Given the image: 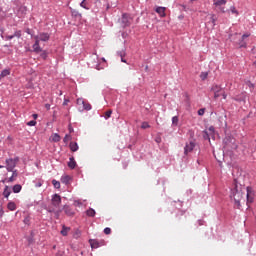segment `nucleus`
I'll return each instance as SVG.
<instances>
[{
  "label": "nucleus",
  "mask_w": 256,
  "mask_h": 256,
  "mask_svg": "<svg viewBox=\"0 0 256 256\" xmlns=\"http://www.w3.org/2000/svg\"><path fill=\"white\" fill-rule=\"evenodd\" d=\"M237 149H239V145L235 137L228 135L223 139V150L225 153L233 155L234 151H237Z\"/></svg>",
  "instance_id": "nucleus-1"
},
{
  "label": "nucleus",
  "mask_w": 256,
  "mask_h": 256,
  "mask_svg": "<svg viewBox=\"0 0 256 256\" xmlns=\"http://www.w3.org/2000/svg\"><path fill=\"white\" fill-rule=\"evenodd\" d=\"M76 104L78 105V111H91L92 106L91 103H89V101L83 99V98H78L76 100Z\"/></svg>",
  "instance_id": "nucleus-2"
},
{
  "label": "nucleus",
  "mask_w": 256,
  "mask_h": 256,
  "mask_svg": "<svg viewBox=\"0 0 256 256\" xmlns=\"http://www.w3.org/2000/svg\"><path fill=\"white\" fill-rule=\"evenodd\" d=\"M232 197L235 201V205H237V207H241V199H243V191L238 190L237 185L232 190Z\"/></svg>",
  "instance_id": "nucleus-3"
},
{
  "label": "nucleus",
  "mask_w": 256,
  "mask_h": 256,
  "mask_svg": "<svg viewBox=\"0 0 256 256\" xmlns=\"http://www.w3.org/2000/svg\"><path fill=\"white\" fill-rule=\"evenodd\" d=\"M195 147H197V142H195V139L186 142L184 146V157H187L189 153H193Z\"/></svg>",
  "instance_id": "nucleus-4"
},
{
  "label": "nucleus",
  "mask_w": 256,
  "mask_h": 256,
  "mask_svg": "<svg viewBox=\"0 0 256 256\" xmlns=\"http://www.w3.org/2000/svg\"><path fill=\"white\" fill-rule=\"evenodd\" d=\"M17 163H19V157L6 159V169L11 172L15 167H17Z\"/></svg>",
  "instance_id": "nucleus-5"
},
{
  "label": "nucleus",
  "mask_w": 256,
  "mask_h": 256,
  "mask_svg": "<svg viewBox=\"0 0 256 256\" xmlns=\"http://www.w3.org/2000/svg\"><path fill=\"white\" fill-rule=\"evenodd\" d=\"M247 194H246V203L248 205V207H250L251 203H253L255 201V191L253 190V188L251 186H248L246 188Z\"/></svg>",
  "instance_id": "nucleus-6"
},
{
  "label": "nucleus",
  "mask_w": 256,
  "mask_h": 256,
  "mask_svg": "<svg viewBox=\"0 0 256 256\" xmlns=\"http://www.w3.org/2000/svg\"><path fill=\"white\" fill-rule=\"evenodd\" d=\"M89 244L92 249H99V247H105V245H107L105 240H99V239H90Z\"/></svg>",
  "instance_id": "nucleus-7"
},
{
  "label": "nucleus",
  "mask_w": 256,
  "mask_h": 256,
  "mask_svg": "<svg viewBox=\"0 0 256 256\" xmlns=\"http://www.w3.org/2000/svg\"><path fill=\"white\" fill-rule=\"evenodd\" d=\"M133 22V18L129 14H122L121 25L122 27H131V23Z\"/></svg>",
  "instance_id": "nucleus-8"
},
{
  "label": "nucleus",
  "mask_w": 256,
  "mask_h": 256,
  "mask_svg": "<svg viewBox=\"0 0 256 256\" xmlns=\"http://www.w3.org/2000/svg\"><path fill=\"white\" fill-rule=\"evenodd\" d=\"M186 211L178 208V212L176 213V223H185L187 220V216H185Z\"/></svg>",
  "instance_id": "nucleus-9"
},
{
  "label": "nucleus",
  "mask_w": 256,
  "mask_h": 256,
  "mask_svg": "<svg viewBox=\"0 0 256 256\" xmlns=\"http://www.w3.org/2000/svg\"><path fill=\"white\" fill-rule=\"evenodd\" d=\"M34 39H37L38 41H42L44 43H47L49 39H51V34L47 32H40L38 35L34 36Z\"/></svg>",
  "instance_id": "nucleus-10"
},
{
  "label": "nucleus",
  "mask_w": 256,
  "mask_h": 256,
  "mask_svg": "<svg viewBox=\"0 0 256 256\" xmlns=\"http://www.w3.org/2000/svg\"><path fill=\"white\" fill-rule=\"evenodd\" d=\"M211 91H213V93H214V99H219V97H221L223 88H221L220 85L213 84L211 87Z\"/></svg>",
  "instance_id": "nucleus-11"
},
{
  "label": "nucleus",
  "mask_w": 256,
  "mask_h": 256,
  "mask_svg": "<svg viewBox=\"0 0 256 256\" xmlns=\"http://www.w3.org/2000/svg\"><path fill=\"white\" fill-rule=\"evenodd\" d=\"M17 17L19 19H25V15H27V6H20L16 12Z\"/></svg>",
  "instance_id": "nucleus-12"
},
{
  "label": "nucleus",
  "mask_w": 256,
  "mask_h": 256,
  "mask_svg": "<svg viewBox=\"0 0 256 256\" xmlns=\"http://www.w3.org/2000/svg\"><path fill=\"white\" fill-rule=\"evenodd\" d=\"M51 204L53 207H59V205H61V196L59 194H53Z\"/></svg>",
  "instance_id": "nucleus-13"
},
{
  "label": "nucleus",
  "mask_w": 256,
  "mask_h": 256,
  "mask_svg": "<svg viewBox=\"0 0 256 256\" xmlns=\"http://www.w3.org/2000/svg\"><path fill=\"white\" fill-rule=\"evenodd\" d=\"M246 99H247V95L245 92H242V93L232 97V100L237 101V103L245 102Z\"/></svg>",
  "instance_id": "nucleus-14"
},
{
  "label": "nucleus",
  "mask_w": 256,
  "mask_h": 256,
  "mask_svg": "<svg viewBox=\"0 0 256 256\" xmlns=\"http://www.w3.org/2000/svg\"><path fill=\"white\" fill-rule=\"evenodd\" d=\"M165 11H167L166 7L163 6H157L155 8V12L159 15V17L164 18L167 17V13H165Z\"/></svg>",
  "instance_id": "nucleus-15"
},
{
  "label": "nucleus",
  "mask_w": 256,
  "mask_h": 256,
  "mask_svg": "<svg viewBox=\"0 0 256 256\" xmlns=\"http://www.w3.org/2000/svg\"><path fill=\"white\" fill-rule=\"evenodd\" d=\"M63 211H64L65 215H67V217L75 216V210H73V208H71V206H69V205H64Z\"/></svg>",
  "instance_id": "nucleus-16"
},
{
  "label": "nucleus",
  "mask_w": 256,
  "mask_h": 256,
  "mask_svg": "<svg viewBox=\"0 0 256 256\" xmlns=\"http://www.w3.org/2000/svg\"><path fill=\"white\" fill-rule=\"evenodd\" d=\"M40 41L38 39H35L34 44L32 45V49L34 53H41L43 51V48L40 45Z\"/></svg>",
  "instance_id": "nucleus-17"
},
{
  "label": "nucleus",
  "mask_w": 256,
  "mask_h": 256,
  "mask_svg": "<svg viewBox=\"0 0 256 256\" xmlns=\"http://www.w3.org/2000/svg\"><path fill=\"white\" fill-rule=\"evenodd\" d=\"M92 3L89 0H82V2L80 3V7H82V9H86V11H89V9H91Z\"/></svg>",
  "instance_id": "nucleus-18"
},
{
  "label": "nucleus",
  "mask_w": 256,
  "mask_h": 256,
  "mask_svg": "<svg viewBox=\"0 0 256 256\" xmlns=\"http://www.w3.org/2000/svg\"><path fill=\"white\" fill-rule=\"evenodd\" d=\"M61 183L64 185H69L71 183V176L69 175H62L60 178Z\"/></svg>",
  "instance_id": "nucleus-19"
},
{
  "label": "nucleus",
  "mask_w": 256,
  "mask_h": 256,
  "mask_svg": "<svg viewBox=\"0 0 256 256\" xmlns=\"http://www.w3.org/2000/svg\"><path fill=\"white\" fill-rule=\"evenodd\" d=\"M70 12L72 17H74V19H81L83 16L81 15V13H79V10L70 8Z\"/></svg>",
  "instance_id": "nucleus-20"
},
{
  "label": "nucleus",
  "mask_w": 256,
  "mask_h": 256,
  "mask_svg": "<svg viewBox=\"0 0 256 256\" xmlns=\"http://www.w3.org/2000/svg\"><path fill=\"white\" fill-rule=\"evenodd\" d=\"M69 147L72 153L79 151V144H77V142H70Z\"/></svg>",
  "instance_id": "nucleus-21"
},
{
  "label": "nucleus",
  "mask_w": 256,
  "mask_h": 256,
  "mask_svg": "<svg viewBox=\"0 0 256 256\" xmlns=\"http://www.w3.org/2000/svg\"><path fill=\"white\" fill-rule=\"evenodd\" d=\"M9 75H11V69L10 68H6V69L1 71L0 79H3L5 77H9Z\"/></svg>",
  "instance_id": "nucleus-22"
},
{
  "label": "nucleus",
  "mask_w": 256,
  "mask_h": 256,
  "mask_svg": "<svg viewBox=\"0 0 256 256\" xmlns=\"http://www.w3.org/2000/svg\"><path fill=\"white\" fill-rule=\"evenodd\" d=\"M214 7H223L227 5V0H214Z\"/></svg>",
  "instance_id": "nucleus-23"
},
{
  "label": "nucleus",
  "mask_w": 256,
  "mask_h": 256,
  "mask_svg": "<svg viewBox=\"0 0 256 256\" xmlns=\"http://www.w3.org/2000/svg\"><path fill=\"white\" fill-rule=\"evenodd\" d=\"M69 231H71V227H67L65 225H62V230H61V235L63 237H67V235H69Z\"/></svg>",
  "instance_id": "nucleus-24"
},
{
  "label": "nucleus",
  "mask_w": 256,
  "mask_h": 256,
  "mask_svg": "<svg viewBox=\"0 0 256 256\" xmlns=\"http://www.w3.org/2000/svg\"><path fill=\"white\" fill-rule=\"evenodd\" d=\"M68 167L69 169H75V167H77V162L74 157L69 158Z\"/></svg>",
  "instance_id": "nucleus-25"
},
{
  "label": "nucleus",
  "mask_w": 256,
  "mask_h": 256,
  "mask_svg": "<svg viewBox=\"0 0 256 256\" xmlns=\"http://www.w3.org/2000/svg\"><path fill=\"white\" fill-rule=\"evenodd\" d=\"M9 195H11V189H9V186H5L3 191V197H5V199H9Z\"/></svg>",
  "instance_id": "nucleus-26"
},
{
  "label": "nucleus",
  "mask_w": 256,
  "mask_h": 256,
  "mask_svg": "<svg viewBox=\"0 0 256 256\" xmlns=\"http://www.w3.org/2000/svg\"><path fill=\"white\" fill-rule=\"evenodd\" d=\"M118 57H120L122 63H127V60H125V50L117 52Z\"/></svg>",
  "instance_id": "nucleus-27"
},
{
  "label": "nucleus",
  "mask_w": 256,
  "mask_h": 256,
  "mask_svg": "<svg viewBox=\"0 0 256 256\" xmlns=\"http://www.w3.org/2000/svg\"><path fill=\"white\" fill-rule=\"evenodd\" d=\"M21 189H23V186L20 184H15L12 188L13 193H21Z\"/></svg>",
  "instance_id": "nucleus-28"
},
{
  "label": "nucleus",
  "mask_w": 256,
  "mask_h": 256,
  "mask_svg": "<svg viewBox=\"0 0 256 256\" xmlns=\"http://www.w3.org/2000/svg\"><path fill=\"white\" fill-rule=\"evenodd\" d=\"M7 209H9V211H15L17 209V204H15V202H9L7 204Z\"/></svg>",
  "instance_id": "nucleus-29"
},
{
  "label": "nucleus",
  "mask_w": 256,
  "mask_h": 256,
  "mask_svg": "<svg viewBox=\"0 0 256 256\" xmlns=\"http://www.w3.org/2000/svg\"><path fill=\"white\" fill-rule=\"evenodd\" d=\"M86 215H87V217H95V215H96L95 209L89 208V209L86 211Z\"/></svg>",
  "instance_id": "nucleus-30"
},
{
  "label": "nucleus",
  "mask_w": 256,
  "mask_h": 256,
  "mask_svg": "<svg viewBox=\"0 0 256 256\" xmlns=\"http://www.w3.org/2000/svg\"><path fill=\"white\" fill-rule=\"evenodd\" d=\"M52 141H53L54 143H59V141H61V136H60L59 134H57V133H54V134L52 135Z\"/></svg>",
  "instance_id": "nucleus-31"
},
{
  "label": "nucleus",
  "mask_w": 256,
  "mask_h": 256,
  "mask_svg": "<svg viewBox=\"0 0 256 256\" xmlns=\"http://www.w3.org/2000/svg\"><path fill=\"white\" fill-rule=\"evenodd\" d=\"M238 45L240 49H247V42H245V40H243L242 38L239 40Z\"/></svg>",
  "instance_id": "nucleus-32"
},
{
  "label": "nucleus",
  "mask_w": 256,
  "mask_h": 256,
  "mask_svg": "<svg viewBox=\"0 0 256 256\" xmlns=\"http://www.w3.org/2000/svg\"><path fill=\"white\" fill-rule=\"evenodd\" d=\"M52 185H53L54 189H61V182H59L55 179L52 180Z\"/></svg>",
  "instance_id": "nucleus-33"
},
{
  "label": "nucleus",
  "mask_w": 256,
  "mask_h": 256,
  "mask_svg": "<svg viewBox=\"0 0 256 256\" xmlns=\"http://www.w3.org/2000/svg\"><path fill=\"white\" fill-rule=\"evenodd\" d=\"M172 125L174 127H177L179 125V116H173L172 117Z\"/></svg>",
  "instance_id": "nucleus-34"
},
{
  "label": "nucleus",
  "mask_w": 256,
  "mask_h": 256,
  "mask_svg": "<svg viewBox=\"0 0 256 256\" xmlns=\"http://www.w3.org/2000/svg\"><path fill=\"white\" fill-rule=\"evenodd\" d=\"M210 21L213 24V27H215L217 25V16H215V14H212L210 17Z\"/></svg>",
  "instance_id": "nucleus-35"
},
{
  "label": "nucleus",
  "mask_w": 256,
  "mask_h": 256,
  "mask_svg": "<svg viewBox=\"0 0 256 256\" xmlns=\"http://www.w3.org/2000/svg\"><path fill=\"white\" fill-rule=\"evenodd\" d=\"M35 187H43L44 181L42 179H37L34 181Z\"/></svg>",
  "instance_id": "nucleus-36"
},
{
  "label": "nucleus",
  "mask_w": 256,
  "mask_h": 256,
  "mask_svg": "<svg viewBox=\"0 0 256 256\" xmlns=\"http://www.w3.org/2000/svg\"><path fill=\"white\" fill-rule=\"evenodd\" d=\"M111 115H113V110H108L105 112L104 114V118L107 119H111Z\"/></svg>",
  "instance_id": "nucleus-37"
},
{
  "label": "nucleus",
  "mask_w": 256,
  "mask_h": 256,
  "mask_svg": "<svg viewBox=\"0 0 256 256\" xmlns=\"http://www.w3.org/2000/svg\"><path fill=\"white\" fill-rule=\"evenodd\" d=\"M104 1V10L109 11L111 9V4L109 3V0H103Z\"/></svg>",
  "instance_id": "nucleus-38"
},
{
  "label": "nucleus",
  "mask_w": 256,
  "mask_h": 256,
  "mask_svg": "<svg viewBox=\"0 0 256 256\" xmlns=\"http://www.w3.org/2000/svg\"><path fill=\"white\" fill-rule=\"evenodd\" d=\"M207 77H209V72H201L200 79H202V81H205Z\"/></svg>",
  "instance_id": "nucleus-39"
},
{
  "label": "nucleus",
  "mask_w": 256,
  "mask_h": 256,
  "mask_svg": "<svg viewBox=\"0 0 256 256\" xmlns=\"http://www.w3.org/2000/svg\"><path fill=\"white\" fill-rule=\"evenodd\" d=\"M141 129H151V125H149V122H142Z\"/></svg>",
  "instance_id": "nucleus-40"
},
{
  "label": "nucleus",
  "mask_w": 256,
  "mask_h": 256,
  "mask_svg": "<svg viewBox=\"0 0 256 256\" xmlns=\"http://www.w3.org/2000/svg\"><path fill=\"white\" fill-rule=\"evenodd\" d=\"M230 11L236 16L239 15V11L237 10V8H235V6H231Z\"/></svg>",
  "instance_id": "nucleus-41"
},
{
  "label": "nucleus",
  "mask_w": 256,
  "mask_h": 256,
  "mask_svg": "<svg viewBox=\"0 0 256 256\" xmlns=\"http://www.w3.org/2000/svg\"><path fill=\"white\" fill-rule=\"evenodd\" d=\"M196 224H197L198 227H201L203 225H207L205 220H203V219L197 220Z\"/></svg>",
  "instance_id": "nucleus-42"
},
{
  "label": "nucleus",
  "mask_w": 256,
  "mask_h": 256,
  "mask_svg": "<svg viewBox=\"0 0 256 256\" xmlns=\"http://www.w3.org/2000/svg\"><path fill=\"white\" fill-rule=\"evenodd\" d=\"M13 35L14 37H17V39H21L22 32L21 30H16Z\"/></svg>",
  "instance_id": "nucleus-43"
},
{
  "label": "nucleus",
  "mask_w": 256,
  "mask_h": 256,
  "mask_svg": "<svg viewBox=\"0 0 256 256\" xmlns=\"http://www.w3.org/2000/svg\"><path fill=\"white\" fill-rule=\"evenodd\" d=\"M64 143H69L71 141V136L70 134H66L65 137L63 138Z\"/></svg>",
  "instance_id": "nucleus-44"
},
{
  "label": "nucleus",
  "mask_w": 256,
  "mask_h": 256,
  "mask_svg": "<svg viewBox=\"0 0 256 256\" xmlns=\"http://www.w3.org/2000/svg\"><path fill=\"white\" fill-rule=\"evenodd\" d=\"M27 125H28V127H35V125H37V121L31 120V121L27 122Z\"/></svg>",
  "instance_id": "nucleus-45"
},
{
  "label": "nucleus",
  "mask_w": 256,
  "mask_h": 256,
  "mask_svg": "<svg viewBox=\"0 0 256 256\" xmlns=\"http://www.w3.org/2000/svg\"><path fill=\"white\" fill-rule=\"evenodd\" d=\"M246 85H248L249 89H251V91H253V89H255V84H253L251 81L246 82Z\"/></svg>",
  "instance_id": "nucleus-46"
},
{
  "label": "nucleus",
  "mask_w": 256,
  "mask_h": 256,
  "mask_svg": "<svg viewBox=\"0 0 256 256\" xmlns=\"http://www.w3.org/2000/svg\"><path fill=\"white\" fill-rule=\"evenodd\" d=\"M47 56H48V55H47V51L42 50L40 57L45 60V59H47Z\"/></svg>",
  "instance_id": "nucleus-47"
},
{
  "label": "nucleus",
  "mask_w": 256,
  "mask_h": 256,
  "mask_svg": "<svg viewBox=\"0 0 256 256\" xmlns=\"http://www.w3.org/2000/svg\"><path fill=\"white\" fill-rule=\"evenodd\" d=\"M217 9V11H219L220 13H225V6H218L215 7Z\"/></svg>",
  "instance_id": "nucleus-48"
},
{
  "label": "nucleus",
  "mask_w": 256,
  "mask_h": 256,
  "mask_svg": "<svg viewBox=\"0 0 256 256\" xmlns=\"http://www.w3.org/2000/svg\"><path fill=\"white\" fill-rule=\"evenodd\" d=\"M198 115H199L200 117H203V116L205 115V108L199 109V110H198Z\"/></svg>",
  "instance_id": "nucleus-49"
},
{
  "label": "nucleus",
  "mask_w": 256,
  "mask_h": 256,
  "mask_svg": "<svg viewBox=\"0 0 256 256\" xmlns=\"http://www.w3.org/2000/svg\"><path fill=\"white\" fill-rule=\"evenodd\" d=\"M104 233H105V235H111V228L106 227V228L104 229Z\"/></svg>",
  "instance_id": "nucleus-50"
},
{
  "label": "nucleus",
  "mask_w": 256,
  "mask_h": 256,
  "mask_svg": "<svg viewBox=\"0 0 256 256\" xmlns=\"http://www.w3.org/2000/svg\"><path fill=\"white\" fill-rule=\"evenodd\" d=\"M6 41H11V39H15L14 35H6L5 36Z\"/></svg>",
  "instance_id": "nucleus-51"
},
{
  "label": "nucleus",
  "mask_w": 256,
  "mask_h": 256,
  "mask_svg": "<svg viewBox=\"0 0 256 256\" xmlns=\"http://www.w3.org/2000/svg\"><path fill=\"white\" fill-rule=\"evenodd\" d=\"M247 37H251V33H245V34H243L242 37H241V39H242V40H245V39H247Z\"/></svg>",
  "instance_id": "nucleus-52"
},
{
  "label": "nucleus",
  "mask_w": 256,
  "mask_h": 256,
  "mask_svg": "<svg viewBox=\"0 0 256 256\" xmlns=\"http://www.w3.org/2000/svg\"><path fill=\"white\" fill-rule=\"evenodd\" d=\"M204 133V135H203V138L205 139V140H209L210 138H209V132H207V131H204L203 132Z\"/></svg>",
  "instance_id": "nucleus-53"
},
{
  "label": "nucleus",
  "mask_w": 256,
  "mask_h": 256,
  "mask_svg": "<svg viewBox=\"0 0 256 256\" xmlns=\"http://www.w3.org/2000/svg\"><path fill=\"white\" fill-rule=\"evenodd\" d=\"M69 102H70L69 98H64L63 106L65 107L69 105Z\"/></svg>",
  "instance_id": "nucleus-54"
},
{
  "label": "nucleus",
  "mask_w": 256,
  "mask_h": 256,
  "mask_svg": "<svg viewBox=\"0 0 256 256\" xmlns=\"http://www.w3.org/2000/svg\"><path fill=\"white\" fill-rule=\"evenodd\" d=\"M68 130H69V133H73L74 129H73V126H71V124L68 125Z\"/></svg>",
  "instance_id": "nucleus-55"
},
{
  "label": "nucleus",
  "mask_w": 256,
  "mask_h": 256,
  "mask_svg": "<svg viewBox=\"0 0 256 256\" xmlns=\"http://www.w3.org/2000/svg\"><path fill=\"white\" fill-rule=\"evenodd\" d=\"M25 33H27V35H33V32L29 28L25 30Z\"/></svg>",
  "instance_id": "nucleus-56"
},
{
  "label": "nucleus",
  "mask_w": 256,
  "mask_h": 256,
  "mask_svg": "<svg viewBox=\"0 0 256 256\" xmlns=\"http://www.w3.org/2000/svg\"><path fill=\"white\" fill-rule=\"evenodd\" d=\"M220 96H222L223 99H227V93H225V92H221V93H220Z\"/></svg>",
  "instance_id": "nucleus-57"
},
{
  "label": "nucleus",
  "mask_w": 256,
  "mask_h": 256,
  "mask_svg": "<svg viewBox=\"0 0 256 256\" xmlns=\"http://www.w3.org/2000/svg\"><path fill=\"white\" fill-rule=\"evenodd\" d=\"M14 181H15L14 176H11V177L8 179V183H13Z\"/></svg>",
  "instance_id": "nucleus-58"
},
{
  "label": "nucleus",
  "mask_w": 256,
  "mask_h": 256,
  "mask_svg": "<svg viewBox=\"0 0 256 256\" xmlns=\"http://www.w3.org/2000/svg\"><path fill=\"white\" fill-rule=\"evenodd\" d=\"M29 217H26L25 219H24V223H25V225H29Z\"/></svg>",
  "instance_id": "nucleus-59"
},
{
  "label": "nucleus",
  "mask_w": 256,
  "mask_h": 256,
  "mask_svg": "<svg viewBox=\"0 0 256 256\" xmlns=\"http://www.w3.org/2000/svg\"><path fill=\"white\" fill-rule=\"evenodd\" d=\"M45 109H47V111L51 110V104H45Z\"/></svg>",
  "instance_id": "nucleus-60"
},
{
  "label": "nucleus",
  "mask_w": 256,
  "mask_h": 256,
  "mask_svg": "<svg viewBox=\"0 0 256 256\" xmlns=\"http://www.w3.org/2000/svg\"><path fill=\"white\" fill-rule=\"evenodd\" d=\"M3 215H5V211L3 210V208L0 209V217H3Z\"/></svg>",
  "instance_id": "nucleus-61"
},
{
  "label": "nucleus",
  "mask_w": 256,
  "mask_h": 256,
  "mask_svg": "<svg viewBox=\"0 0 256 256\" xmlns=\"http://www.w3.org/2000/svg\"><path fill=\"white\" fill-rule=\"evenodd\" d=\"M209 131H211V133H215V127L210 126V127H209Z\"/></svg>",
  "instance_id": "nucleus-62"
},
{
  "label": "nucleus",
  "mask_w": 256,
  "mask_h": 256,
  "mask_svg": "<svg viewBox=\"0 0 256 256\" xmlns=\"http://www.w3.org/2000/svg\"><path fill=\"white\" fill-rule=\"evenodd\" d=\"M127 167H129V164L127 162L123 163V169H127Z\"/></svg>",
  "instance_id": "nucleus-63"
},
{
  "label": "nucleus",
  "mask_w": 256,
  "mask_h": 256,
  "mask_svg": "<svg viewBox=\"0 0 256 256\" xmlns=\"http://www.w3.org/2000/svg\"><path fill=\"white\" fill-rule=\"evenodd\" d=\"M155 141H156V143H161V137H157L156 139H155Z\"/></svg>",
  "instance_id": "nucleus-64"
}]
</instances>
